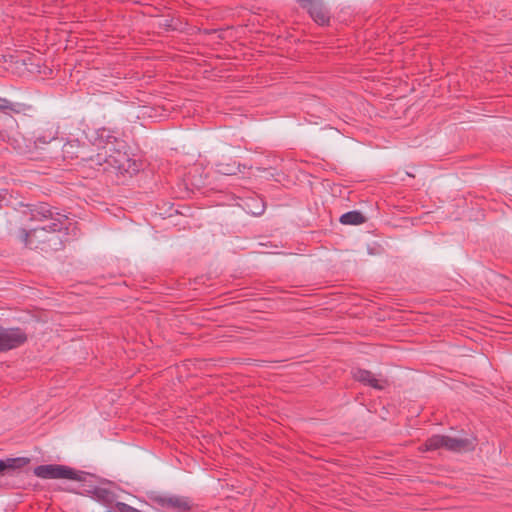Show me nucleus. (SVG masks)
Here are the masks:
<instances>
[{"label": "nucleus", "mask_w": 512, "mask_h": 512, "mask_svg": "<svg viewBox=\"0 0 512 512\" xmlns=\"http://www.w3.org/2000/svg\"><path fill=\"white\" fill-rule=\"evenodd\" d=\"M57 215V220L50 222L49 225L33 227L29 231L25 229L20 230V240L30 249L41 248L43 250L44 247H41V245H45L46 243H49V246H53L57 249V246L61 245V240L55 233L63 229V220H66V216Z\"/></svg>", "instance_id": "nucleus-1"}, {"label": "nucleus", "mask_w": 512, "mask_h": 512, "mask_svg": "<svg viewBox=\"0 0 512 512\" xmlns=\"http://www.w3.org/2000/svg\"><path fill=\"white\" fill-rule=\"evenodd\" d=\"M124 145L120 141L109 147L108 153L99 151L96 155V162L99 165L107 164L109 167L115 169L118 173L132 174L138 171L136 161L130 159L129 155L123 151Z\"/></svg>", "instance_id": "nucleus-2"}, {"label": "nucleus", "mask_w": 512, "mask_h": 512, "mask_svg": "<svg viewBox=\"0 0 512 512\" xmlns=\"http://www.w3.org/2000/svg\"><path fill=\"white\" fill-rule=\"evenodd\" d=\"M475 438L472 436L433 435L421 447L423 451L444 448L452 452H468L475 448Z\"/></svg>", "instance_id": "nucleus-3"}, {"label": "nucleus", "mask_w": 512, "mask_h": 512, "mask_svg": "<svg viewBox=\"0 0 512 512\" xmlns=\"http://www.w3.org/2000/svg\"><path fill=\"white\" fill-rule=\"evenodd\" d=\"M34 474L42 479L80 480L78 473L74 469L57 464L39 465L34 468Z\"/></svg>", "instance_id": "nucleus-4"}, {"label": "nucleus", "mask_w": 512, "mask_h": 512, "mask_svg": "<svg viewBox=\"0 0 512 512\" xmlns=\"http://www.w3.org/2000/svg\"><path fill=\"white\" fill-rule=\"evenodd\" d=\"M27 340L21 328H4L0 326V352H5L22 345Z\"/></svg>", "instance_id": "nucleus-5"}, {"label": "nucleus", "mask_w": 512, "mask_h": 512, "mask_svg": "<svg viewBox=\"0 0 512 512\" xmlns=\"http://www.w3.org/2000/svg\"><path fill=\"white\" fill-rule=\"evenodd\" d=\"M320 25L329 23V13L320 0H297Z\"/></svg>", "instance_id": "nucleus-6"}, {"label": "nucleus", "mask_w": 512, "mask_h": 512, "mask_svg": "<svg viewBox=\"0 0 512 512\" xmlns=\"http://www.w3.org/2000/svg\"><path fill=\"white\" fill-rule=\"evenodd\" d=\"M90 140L93 142L95 146L98 148L99 151H105L108 153V148L112 145L120 142L113 134L112 132L105 128L101 127L96 129L93 134L90 136Z\"/></svg>", "instance_id": "nucleus-7"}, {"label": "nucleus", "mask_w": 512, "mask_h": 512, "mask_svg": "<svg viewBox=\"0 0 512 512\" xmlns=\"http://www.w3.org/2000/svg\"><path fill=\"white\" fill-rule=\"evenodd\" d=\"M352 376L356 381H358L364 385L370 386L377 390L384 389L385 385H386V380H384L381 377L376 376L372 372L365 370V369H360V368L353 369Z\"/></svg>", "instance_id": "nucleus-8"}, {"label": "nucleus", "mask_w": 512, "mask_h": 512, "mask_svg": "<svg viewBox=\"0 0 512 512\" xmlns=\"http://www.w3.org/2000/svg\"><path fill=\"white\" fill-rule=\"evenodd\" d=\"M59 127L54 123H47L34 133V144L36 148H42L51 141L57 139Z\"/></svg>", "instance_id": "nucleus-9"}, {"label": "nucleus", "mask_w": 512, "mask_h": 512, "mask_svg": "<svg viewBox=\"0 0 512 512\" xmlns=\"http://www.w3.org/2000/svg\"><path fill=\"white\" fill-rule=\"evenodd\" d=\"M53 214L54 213L50 205L46 203H40L39 205H36L30 209V219L32 221H44L50 219L51 222H53ZM55 220H57V218H55Z\"/></svg>", "instance_id": "nucleus-10"}, {"label": "nucleus", "mask_w": 512, "mask_h": 512, "mask_svg": "<svg viewBox=\"0 0 512 512\" xmlns=\"http://www.w3.org/2000/svg\"><path fill=\"white\" fill-rule=\"evenodd\" d=\"M364 222L365 217L357 210L348 211L340 217V223L344 225H359Z\"/></svg>", "instance_id": "nucleus-11"}, {"label": "nucleus", "mask_w": 512, "mask_h": 512, "mask_svg": "<svg viewBox=\"0 0 512 512\" xmlns=\"http://www.w3.org/2000/svg\"><path fill=\"white\" fill-rule=\"evenodd\" d=\"M29 463V459L26 457L7 458L5 460L0 459V472L7 469L21 468Z\"/></svg>", "instance_id": "nucleus-12"}, {"label": "nucleus", "mask_w": 512, "mask_h": 512, "mask_svg": "<svg viewBox=\"0 0 512 512\" xmlns=\"http://www.w3.org/2000/svg\"><path fill=\"white\" fill-rule=\"evenodd\" d=\"M163 505L177 508L178 510L185 511L189 509V504L185 498L179 496H171L162 500Z\"/></svg>", "instance_id": "nucleus-13"}, {"label": "nucleus", "mask_w": 512, "mask_h": 512, "mask_svg": "<svg viewBox=\"0 0 512 512\" xmlns=\"http://www.w3.org/2000/svg\"><path fill=\"white\" fill-rule=\"evenodd\" d=\"M253 205L247 203V207L249 209V213L255 216H259L264 213L265 206L262 200L260 199H251Z\"/></svg>", "instance_id": "nucleus-14"}, {"label": "nucleus", "mask_w": 512, "mask_h": 512, "mask_svg": "<svg viewBox=\"0 0 512 512\" xmlns=\"http://www.w3.org/2000/svg\"><path fill=\"white\" fill-rule=\"evenodd\" d=\"M217 171L223 175H235L239 170V165L235 164H218Z\"/></svg>", "instance_id": "nucleus-15"}, {"label": "nucleus", "mask_w": 512, "mask_h": 512, "mask_svg": "<svg viewBox=\"0 0 512 512\" xmlns=\"http://www.w3.org/2000/svg\"><path fill=\"white\" fill-rule=\"evenodd\" d=\"M117 508H118L119 512H141L140 510H138L126 503H123V502H118Z\"/></svg>", "instance_id": "nucleus-16"}, {"label": "nucleus", "mask_w": 512, "mask_h": 512, "mask_svg": "<svg viewBox=\"0 0 512 512\" xmlns=\"http://www.w3.org/2000/svg\"><path fill=\"white\" fill-rule=\"evenodd\" d=\"M12 109H13V104L8 99L0 97V110L5 111V110H12Z\"/></svg>", "instance_id": "nucleus-17"}]
</instances>
